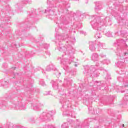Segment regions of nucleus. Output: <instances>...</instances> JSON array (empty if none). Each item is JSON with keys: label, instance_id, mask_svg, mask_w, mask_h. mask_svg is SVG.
I'll return each mask as SVG.
<instances>
[{"label": "nucleus", "instance_id": "0eeeda50", "mask_svg": "<svg viewBox=\"0 0 128 128\" xmlns=\"http://www.w3.org/2000/svg\"><path fill=\"white\" fill-rule=\"evenodd\" d=\"M68 38V34H62V35H57L56 36V42H64V40H66V38Z\"/></svg>", "mask_w": 128, "mask_h": 128}, {"label": "nucleus", "instance_id": "9b49d317", "mask_svg": "<svg viewBox=\"0 0 128 128\" xmlns=\"http://www.w3.org/2000/svg\"><path fill=\"white\" fill-rule=\"evenodd\" d=\"M71 62H70V60H61V64H62L63 66H68V64H70Z\"/></svg>", "mask_w": 128, "mask_h": 128}, {"label": "nucleus", "instance_id": "58836bf2", "mask_svg": "<svg viewBox=\"0 0 128 128\" xmlns=\"http://www.w3.org/2000/svg\"><path fill=\"white\" fill-rule=\"evenodd\" d=\"M65 116H70V114H65Z\"/></svg>", "mask_w": 128, "mask_h": 128}, {"label": "nucleus", "instance_id": "72a5a7b5", "mask_svg": "<svg viewBox=\"0 0 128 128\" xmlns=\"http://www.w3.org/2000/svg\"><path fill=\"white\" fill-rule=\"evenodd\" d=\"M95 84H96V86H100V82H96Z\"/></svg>", "mask_w": 128, "mask_h": 128}, {"label": "nucleus", "instance_id": "473e14b6", "mask_svg": "<svg viewBox=\"0 0 128 128\" xmlns=\"http://www.w3.org/2000/svg\"><path fill=\"white\" fill-rule=\"evenodd\" d=\"M100 56L102 58H106V56L105 54H100Z\"/></svg>", "mask_w": 128, "mask_h": 128}, {"label": "nucleus", "instance_id": "f257e3e1", "mask_svg": "<svg viewBox=\"0 0 128 128\" xmlns=\"http://www.w3.org/2000/svg\"><path fill=\"white\" fill-rule=\"evenodd\" d=\"M110 22V17L105 16L104 14L99 16H94L91 21V26L94 30H96L95 34L96 38H102V28Z\"/></svg>", "mask_w": 128, "mask_h": 128}, {"label": "nucleus", "instance_id": "4468645a", "mask_svg": "<svg viewBox=\"0 0 128 128\" xmlns=\"http://www.w3.org/2000/svg\"><path fill=\"white\" fill-rule=\"evenodd\" d=\"M96 46H97V50L98 52H100V48H104V44L100 42H96Z\"/></svg>", "mask_w": 128, "mask_h": 128}, {"label": "nucleus", "instance_id": "e433bc0d", "mask_svg": "<svg viewBox=\"0 0 128 128\" xmlns=\"http://www.w3.org/2000/svg\"><path fill=\"white\" fill-rule=\"evenodd\" d=\"M2 66H4V68H6V63H4Z\"/></svg>", "mask_w": 128, "mask_h": 128}, {"label": "nucleus", "instance_id": "4be33fe9", "mask_svg": "<svg viewBox=\"0 0 128 128\" xmlns=\"http://www.w3.org/2000/svg\"><path fill=\"white\" fill-rule=\"evenodd\" d=\"M44 128H56L54 125H46Z\"/></svg>", "mask_w": 128, "mask_h": 128}, {"label": "nucleus", "instance_id": "864d4df0", "mask_svg": "<svg viewBox=\"0 0 128 128\" xmlns=\"http://www.w3.org/2000/svg\"><path fill=\"white\" fill-rule=\"evenodd\" d=\"M74 34H76V31H74Z\"/></svg>", "mask_w": 128, "mask_h": 128}, {"label": "nucleus", "instance_id": "cd10ccee", "mask_svg": "<svg viewBox=\"0 0 128 128\" xmlns=\"http://www.w3.org/2000/svg\"><path fill=\"white\" fill-rule=\"evenodd\" d=\"M40 84L41 86H46V84H44V80H42L40 82Z\"/></svg>", "mask_w": 128, "mask_h": 128}, {"label": "nucleus", "instance_id": "6e6552de", "mask_svg": "<svg viewBox=\"0 0 128 128\" xmlns=\"http://www.w3.org/2000/svg\"><path fill=\"white\" fill-rule=\"evenodd\" d=\"M52 84V88L56 90H58V92H61L62 91V88H60V86H58V84L56 82H54V80H52L51 82Z\"/></svg>", "mask_w": 128, "mask_h": 128}, {"label": "nucleus", "instance_id": "20e7f679", "mask_svg": "<svg viewBox=\"0 0 128 128\" xmlns=\"http://www.w3.org/2000/svg\"><path fill=\"white\" fill-rule=\"evenodd\" d=\"M72 46L66 48V46L64 47V46L60 45L58 50L59 52H66H66H68V54H74V52H72Z\"/></svg>", "mask_w": 128, "mask_h": 128}, {"label": "nucleus", "instance_id": "f03ea898", "mask_svg": "<svg viewBox=\"0 0 128 128\" xmlns=\"http://www.w3.org/2000/svg\"><path fill=\"white\" fill-rule=\"evenodd\" d=\"M84 68V74H86V76L96 77L98 76V74H100V73L98 72V70H96L94 66H86Z\"/></svg>", "mask_w": 128, "mask_h": 128}, {"label": "nucleus", "instance_id": "f8f14e48", "mask_svg": "<svg viewBox=\"0 0 128 128\" xmlns=\"http://www.w3.org/2000/svg\"><path fill=\"white\" fill-rule=\"evenodd\" d=\"M72 79L68 78L66 77L64 78V86H66V84H69V86H70L72 84Z\"/></svg>", "mask_w": 128, "mask_h": 128}, {"label": "nucleus", "instance_id": "37998d69", "mask_svg": "<svg viewBox=\"0 0 128 128\" xmlns=\"http://www.w3.org/2000/svg\"><path fill=\"white\" fill-rule=\"evenodd\" d=\"M125 46H126V48L128 47V44H125Z\"/></svg>", "mask_w": 128, "mask_h": 128}, {"label": "nucleus", "instance_id": "5fc2aeb1", "mask_svg": "<svg viewBox=\"0 0 128 128\" xmlns=\"http://www.w3.org/2000/svg\"><path fill=\"white\" fill-rule=\"evenodd\" d=\"M80 32H81V34H82V31H81Z\"/></svg>", "mask_w": 128, "mask_h": 128}, {"label": "nucleus", "instance_id": "2f4dec72", "mask_svg": "<svg viewBox=\"0 0 128 128\" xmlns=\"http://www.w3.org/2000/svg\"><path fill=\"white\" fill-rule=\"evenodd\" d=\"M12 46H14V48H18V45H16V44H12Z\"/></svg>", "mask_w": 128, "mask_h": 128}, {"label": "nucleus", "instance_id": "c756f323", "mask_svg": "<svg viewBox=\"0 0 128 128\" xmlns=\"http://www.w3.org/2000/svg\"><path fill=\"white\" fill-rule=\"evenodd\" d=\"M66 102V99L61 98L60 100V104H64V102Z\"/></svg>", "mask_w": 128, "mask_h": 128}, {"label": "nucleus", "instance_id": "7ed1b4c3", "mask_svg": "<svg viewBox=\"0 0 128 128\" xmlns=\"http://www.w3.org/2000/svg\"><path fill=\"white\" fill-rule=\"evenodd\" d=\"M54 114V112H53L52 111H49L48 112H44L40 116V118L43 121L52 120Z\"/></svg>", "mask_w": 128, "mask_h": 128}, {"label": "nucleus", "instance_id": "79ce46f5", "mask_svg": "<svg viewBox=\"0 0 128 128\" xmlns=\"http://www.w3.org/2000/svg\"><path fill=\"white\" fill-rule=\"evenodd\" d=\"M71 74H73V75H74V74H76V72H74V74H72V72H71Z\"/></svg>", "mask_w": 128, "mask_h": 128}, {"label": "nucleus", "instance_id": "dca6fc26", "mask_svg": "<svg viewBox=\"0 0 128 128\" xmlns=\"http://www.w3.org/2000/svg\"><path fill=\"white\" fill-rule=\"evenodd\" d=\"M53 70H54V74L57 76H60V72H58V70H56V67H54Z\"/></svg>", "mask_w": 128, "mask_h": 128}, {"label": "nucleus", "instance_id": "aec40b11", "mask_svg": "<svg viewBox=\"0 0 128 128\" xmlns=\"http://www.w3.org/2000/svg\"><path fill=\"white\" fill-rule=\"evenodd\" d=\"M0 84H1L2 86H6V84H8V82L4 81V80H0Z\"/></svg>", "mask_w": 128, "mask_h": 128}, {"label": "nucleus", "instance_id": "603ef678", "mask_svg": "<svg viewBox=\"0 0 128 128\" xmlns=\"http://www.w3.org/2000/svg\"><path fill=\"white\" fill-rule=\"evenodd\" d=\"M124 124H122V127L124 128Z\"/></svg>", "mask_w": 128, "mask_h": 128}, {"label": "nucleus", "instance_id": "ea45409f", "mask_svg": "<svg viewBox=\"0 0 128 128\" xmlns=\"http://www.w3.org/2000/svg\"><path fill=\"white\" fill-rule=\"evenodd\" d=\"M127 54H128V52H125L124 53V56H126Z\"/></svg>", "mask_w": 128, "mask_h": 128}, {"label": "nucleus", "instance_id": "b1692460", "mask_svg": "<svg viewBox=\"0 0 128 128\" xmlns=\"http://www.w3.org/2000/svg\"><path fill=\"white\" fill-rule=\"evenodd\" d=\"M62 128H68V123H64L62 126Z\"/></svg>", "mask_w": 128, "mask_h": 128}, {"label": "nucleus", "instance_id": "6ab92c4d", "mask_svg": "<svg viewBox=\"0 0 128 128\" xmlns=\"http://www.w3.org/2000/svg\"><path fill=\"white\" fill-rule=\"evenodd\" d=\"M118 68H122L124 66V63L123 62L119 61L118 62Z\"/></svg>", "mask_w": 128, "mask_h": 128}, {"label": "nucleus", "instance_id": "a211bd4d", "mask_svg": "<svg viewBox=\"0 0 128 128\" xmlns=\"http://www.w3.org/2000/svg\"><path fill=\"white\" fill-rule=\"evenodd\" d=\"M54 68V66H47L46 68V72H50V70H53Z\"/></svg>", "mask_w": 128, "mask_h": 128}, {"label": "nucleus", "instance_id": "de8ad7c7", "mask_svg": "<svg viewBox=\"0 0 128 128\" xmlns=\"http://www.w3.org/2000/svg\"><path fill=\"white\" fill-rule=\"evenodd\" d=\"M46 10L48 12V10H45V12H44V13L46 12Z\"/></svg>", "mask_w": 128, "mask_h": 128}, {"label": "nucleus", "instance_id": "8fccbe9b", "mask_svg": "<svg viewBox=\"0 0 128 128\" xmlns=\"http://www.w3.org/2000/svg\"><path fill=\"white\" fill-rule=\"evenodd\" d=\"M59 82H62V81L61 80H60Z\"/></svg>", "mask_w": 128, "mask_h": 128}, {"label": "nucleus", "instance_id": "ddd939ff", "mask_svg": "<svg viewBox=\"0 0 128 128\" xmlns=\"http://www.w3.org/2000/svg\"><path fill=\"white\" fill-rule=\"evenodd\" d=\"M42 106H44V104L40 103L38 106H32V108L33 110H40V108H42Z\"/></svg>", "mask_w": 128, "mask_h": 128}, {"label": "nucleus", "instance_id": "49530a36", "mask_svg": "<svg viewBox=\"0 0 128 128\" xmlns=\"http://www.w3.org/2000/svg\"><path fill=\"white\" fill-rule=\"evenodd\" d=\"M120 16V14L115 15L114 16Z\"/></svg>", "mask_w": 128, "mask_h": 128}, {"label": "nucleus", "instance_id": "39448f33", "mask_svg": "<svg viewBox=\"0 0 128 128\" xmlns=\"http://www.w3.org/2000/svg\"><path fill=\"white\" fill-rule=\"evenodd\" d=\"M11 106L12 108L14 110H26V106H22V103L20 104L18 102L16 104V102L12 103Z\"/></svg>", "mask_w": 128, "mask_h": 128}, {"label": "nucleus", "instance_id": "3c124183", "mask_svg": "<svg viewBox=\"0 0 128 128\" xmlns=\"http://www.w3.org/2000/svg\"><path fill=\"white\" fill-rule=\"evenodd\" d=\"M89 110H92V109L88 108Z\"/></svg>", "mask_w": 128, "mask_h": 128}, {"label": "nucleus", "instance_id": "a878e982", "mask_svg": "<svg viewBox=\"0 0 128 128\" xmlns=\"http://www.w3.org/2000/svg\"><path fill=\"white\" fill-rule=\"evenodd\" d=\"M105 34H106V36H108V37L112 36V32H106Z\"/></svg>", "mask_w": 128, "mask_h": 128}, {"label": "nucleus", "instance_id": "9d476101", "mask_svg": "<svg viewBox=\"0 0 128 128\" xmlns=\"http://www.w3.org/2000/svg\"><path fill=\"white\" fill-rule=\"evenodd\" d=\"M96 44L92 42H89V48L91 52H96Z\"/></svg>", "mask_w": 128, "mask_h": 128}, {"label": "nucleus", "instance_id": "1a4fd4ad", "mask_svg": "<svg viewBox=\"0 0 128 128\" xmlns=\"http://www.w3.org/2000/svg\"><path fill=\"white\" fill-rule=\"evenodd\" d=\"M78 124H79V125L76 126V128H88V125H84V122H79L78 120H77Z\"/></svg>", "mask_w": 128, "mask_h": 128}, {"label": "nucleus", "instance_id": "423d86ee", "mask_svg": "<svg viewBox=\"0 0 128 128\" xmlns=\"http://www.w3.org/2000/svg\"><path fill=\"white\" fill-rule=\"evenodd\" d=\"M100 56L97 53H92L91 55V60L94 62H96V66H100V63L98 60L100 59Z\"/></svg>", "mask_w": 128, "mask_h": 128}, {"label": "nucleus", "instance_id": "393cba45", "mask_svg": "<svg viewBox=\"0 0 128 128\" xmlns=\"http://www.w3.org/2000/svg\"><path fill=\"white\" fill-rule=\"evenodd\" d=\"M49 14L50 16H54V11L52 10H49Z\"/></svg>", "mask_w": 128, "mask_h": 128}, {"label": "nucleus", "instance_id": "412c9836", "mask_svg": "<svg viewBox=\"0 0 128 128\" xmlns=\"http://www.w3.org/2000/svg\"><path fill=\"white\" fill-rule=\"evenodd\" d=\"M101 62H103L102 64H110V61L109 60H104Z\"/></svg>", "mask_w": 128, "mask_h": 128}, {"label": "nucleus", "instance_id": "5701e85b", "mask_svg": "<svg viewBox=\"0 0 128 128\" xmlns=\"http://www.w3.org/2000/svg\"><path fill=\"white\" fill-rule=\"evenodd\" d=\"M8 128H14V124H12V123L8 122L7 124Z\"/></svg>", "mask_w": 128, "mask_h": 128}, {"label": "nucleus", "instance_id": "c03bdc74", "mask_svg": "<svg viewBox=\"0 0 128 128\" xmlns=\"http://www.w3.org/2000/svg\"><path fill=\"white\" fill-rule=\"evenodd\" d=\"M121 92H124V91L122 90H121Z\"/></svg>", "mask_w": 128, "mask_h": 128}, {"label": "nucleus", "instance_id": "c9c22d12", "mask_svg": "<svg viewBox=\"0 0 128 128\" xmlns=\"http://www.w3.org/2000/svg\"><path fill=\"white\" fill-rule=\"evenodd\" d=\"M50 92H46L45 93V94H46V96H48V94H50Z\"/></svg>", "mask_w": 128, "mask_h": 128}, {"label": "nucleus", "instance_id": "09e8293b", "mask_svg": "<svg viewBox=\"0 0 128 128\" xmlns=\"http://www.w3.org/2000/svg\"><path fill=\"white\" fill-rule=\"evenodd\" d=\"M74 66H78V65L76 64H75Z\"/></svg>", "mask_w": 128, "mask_h": 128}, {"label": "nucleus", "instance_id": "f704fd0d", "mask_svg": "<svg viewBox=\"0 0 128 128\" xmlns=\"http://www.w3.org/2000/svg\"><path fill=\"white\" fill-rule=\"evenodd\" d=\"M72 118H76V116L74 115V114H72L71 115Z\"/></svg>", "mask_w": 128, "mask_h": 128}, {"label": "nucleus", "instance_id": "2eb2a0df", "mask_svg": "<svg viewBox=\"0 0 128 128\" xmlns=\"http://www.w3.org/2000/svg\"><path fill=\"white\" fill-rule=\"evenodd\" d=\"M102 8V5H100V4H96L95 6V11L98 12V10H100Z\"/></svg>", "mask_w": 128, "mask_h": 128}, {"label": "nucleus", "instance_id": "4c0bfd02", "mask_svg": "<svg viewBox=\"0 0 128 128\" xmlns=\"http://www.w3.org/2000/svg\"><path fill=\"white\" fill-rule=\"evenodd\" d=\"M128 86V83H126V84H124V88H126V86Z\"/></svg>", "mask_w": 128, "mask_h": 128}, {"label": "nucleus", "instance_id": "a19ab883", "mask_svg": "<svg viewBox=\"0 0 128 128\" xmlns=\"http://www.w3.org/2000/svg\"><path fill=\"white\" fill-rule=\"evenodd\" d=\"M70 58H74V56H71Z\"/></svg>", "mask_w": 128, "mask_h": 128}, {"label": "nucleus", "instance_id": "c85d7f7f", "mask_svg": "<svg viewBox=\"0 0 128 128\" xmlns=\"http://www.w3.org/2000/svg\"><path fill=\"white\" fill-rule=\"evenodd\" d=\"M44 48H50V44H44Z\"/></svg>", "mask_w": 128, "mask_h": 128}, {"label": "nucleus", "instance_id": "f3484780", "mask_svg": "<svg viewBox=\"0 0 128 128\" xmlns=\"http://www.w3.org/2000/svg\"><path fill=\"white\" fill-rule=\"evenodd\" d=\"M124 42L122 39H118L116 42H114L115 46H120V44H122Z\"/></svg>", "mask_w": 128, "mask_h": 128}, {"label": "nucleus", "instance_id": "6e6d98bb", "mask_svg": "<svg viewBox=\"0 0 128 128\" xmlns=\"http://www.w3.org/2000/svg\"><path fill=\"white\" fill-rule=\"evenodd\" d=\"M16 68H14V70H15Z\"/></svg>", "mask_w": 128, "mask_h": 128}, {"label": "nucleus", "instance_id": "a18cd8bd", "mask_svg": "<svg viewBox=\"0 0 128 128\" xmlns=\"http://www.w3.org/2000/svg\"><path fill=\"white\" fill-rule=\"evenodd\" d=\"M6 108V106H3L2 108Z\"/></svg>", "mask_w": 128, "mask_h": 128}, {"label": "nucleus", "instance_id": "bb28decb", "mask_svg": "<svg viewBox=\"0 0 128 128\" xmlns=\"http://www.w3.org/2000/svg\"><path fill=\"white\" fill-rule=\"evenodd\" d=\"M123 100H124V102H128V95H126L124 97Z\"/></svg>", "mask_w": 128, "mask_h": 128}, {"label": "nucleus", "instance_id": "7c9ffc66", "mask_svg": "<svg viewBox=\"0 0 128 128\" xmlns=\"http://www.w3.org/2000/svg\"><path fill=\"white\" fill-rule=\"evenodd\" d=\"M26 2H28L26 1H22L21 4H26Z\"/></svg>", "mask_w": 128, "mask_h": 128}]
</instances>
